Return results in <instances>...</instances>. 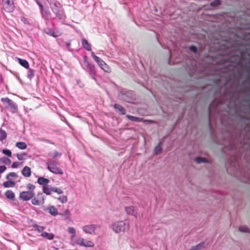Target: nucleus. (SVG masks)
Listing matches in <instances>:
<instances>
[{
	"label": "nucleus",
	"instance_id": "obj_45",
	"mask_svg": "<svg viewBox=\"0 0 250 250\" xmlns=\"http://www.w3.org/2000/svg\"><path fill=\"white\" fill-rule=\"evenodd\" d=\"M189 49L192 52H193L194 53L197 52V48L194 46H191L189 47Z\"/></svg>",
	"mask_w": 250,
	"mask_h": 250
},
{
	"label": "nucleus",
	"instance_id": "obj_40",
	"mask_svg": "<svg viewBox=\"0 0 250 250\" xmlns=\"http://www.w3.org/2000/svg\"><path fill=\"white\" fill-rule=\"evenodd\" d=\"M88 68L90 69L91 72L93 73H95L96 71H95V66L93 65L90 64H88Z\"/></svg>",
	"mask_w": 250,
	"mask_h": 250
},
{
	"label": "nucleus",
	"instance_id": "obj_12",
	"mask_svg": "<svg viewBox=\"0 0 250 250\" xmlns=\"http://www.w3.org/2000/svg\"><path fill=\"white\" fill-rule=\"evenodd\" d=\"M46 210L52 215L55 216L58 214V210L54 206H50L46 208Z\"/></svg>",
	"mask_w": 250,
	"mask_h": 250
},
{
	"label": "nucleus",
	"instance_id": "obj_3",
	"mask_svg": "<svg viewBox=\"0 0 250 250\" xmlns=\"http://www.w3.org/2000/svg\"><path fill=\"white\" fill-rule=\"evenodd\" d=\"M59 162L53 159H49L48 162L46 163L47 169L51 172L57 174H62L63 170L57 167Z\"/></svg>",
	"mask_w": 250,
	"mask_h": 250
},
{
	"label": "nucleus",
	"instance_id": "obj_43",
	"mask_svg": "<svg viewBox=\"0 0 250 250\" xmlns=\"http://www.w3.org/2000/svg\"><path fill=\"white\" fill-rule=\"evenodd\" d=\"M34 72L32 69H29L28 71V76L30 78H32L34 76Z\"/></svg>",
	"mask_w": 250,
	"mask_h": 250
},
{
	"label": "nucleus",
	"instance_id": "obj_4",
	"mask_svg": "<svg viewBox=\"0 0 250 250\" xmlns=\"http://www.w3.org/2000/svg\"><path fill=\"white\" fill-rule=\"evenodd\" d=\"M1 101L5 107L12 112L15 113L18 111V106L12 100L8 98H2L1 99Z\"/></svg>",
	"mask_w": 250,
	"mask_h": 250
},
{
	"label": "nucleus",
	"instance_id": "obj_30",
	"mask_svg": "<svg viewBox=\"0 0 250 250\" xmlns=\"http://www.w3.org/2000/svg\"><path fill=\"white\" fill-rule=\"evenodd\" d=\"M91 56L93 57V58L94 60V61L95 62H96L98 64L100 63H101L102 61H103L101 58H100L99 57H98L96 55H95L94 52H92L91 53Z\"/></svg>",
	"mask_w": 250,
	"mask_h": 250
},
{
	"label": "nucleus",
	"instance_id": "obj_13",
	"mask_svg": "<svg viewBox=\"0 0 250 250\" xmlns=\"http://www.w3.org/2000/svg\"><path fill=\"white\" fill-rule=\"evenodd\" d=\"M98 65L104 72L107 73L110 72V69L109 66L104 61H102Z\"/></svg>",
	"mask_w": 250,
	"mask_h": 250
},
{
	"label": "nucleus",
	"instance_id": "obj_22",
	"mask_svg": "<svg viewBox=\"0 0 250 250\" xmlns=\"http://www.w3.org/2000/svg\"><path fill=\"white\" fill-rule=\"evenodd\" d=\"M126 117L127 119L133 122H141L144 121L143 119L142 118H139L131 115H127Z\"/></svg>",
	"mask_w": 250,
	"mask_h": 250
},
{
	"label": "nucleus",
	"instance_id": "obj_21",
	"mask_svg": "<svg viewBox=\"0 0 250 250\" xmlns=\"http://www.w3.org/2000/svg\"><path fill=\"white\" fill-rule=\"evenodd\" d=\"M15 146L21 150L25 149L27 147L26 144L23 142H18L16 143Z\"/></svg>",
	"mask_w": 250,
	"mask_h": 250
},
{
	"label": "nucleus",
	"instance_id": "obj_49",
	"mask_svg": "<svg viewBox=\"0 0 250 250\" xmlns=\"http://www.w3.org/2000/svg\"><path fill=\"white\" fill-rule=\"evenodd\" d=\"M145 122H148L149 123H152L153 122V121H151V120H149V121L146 120V121H145Z\"/></svg>",
	"mask_w": 250,
	"mask_h": 250
},
{
	"label": "nucleus",
	"instance_id": "obj_42",
	"mask_svg": "<svg viewBox=\"0 0 250 250\" xmlns=\"http://www.w3.org/2000/svg\"><path fill=\"white\" fill-rule=\"evenodd\" d=\"M44 228L42 226H36V229L39 232H43V230H44Z\"/></svg>",
	"mask_w": 250,
	"mask_h": 250
},
{
	"label": "nucleus",
	"instance_id": "obj_29",
	"mask_svg": "<svg viewBox=\"0 0 250 250\" xmlns=\"http://www.w3.org/2000/svg\"><path fill=\"white\" fill-rule=\"evenodd\" d=\"M6 132L2 129H0V141H2L3 140H5L6 138Z\"/></svg>",
	"mask_w": 250,
	"mask_h": 250
},
{
	"label": "nucleus",
	"instance_id": "obj_16",
	"mask_svg": "<svg viewBox=\"0 0 250 250\" xmlns=\"http://www.w3.org/2000/svg\"><path fill=\"white\" fill-rule=\"evenodd\" d=\"M37 182L39 184L41 185H42L43 186L44 185H47V184L49 182V179L45 178L43 177H41L38 178L37 180Z\"/></svg>",
	"mask_w": 250,
	"mask_h": 250
},
{
	"label": "nucleus",
	"instance_id": "obj_44",
	"mask_svg": "<svg viewBox=\"0 0 250 250\" xmlns=\"http://www.w3.org/2000/svg\"><path fill=\"white\" fill-rule=\"evenodd\" d=\"M6 169V167L5 166H0V174L3 173Z\"/></svg>",
	"mask_w": 250,
	"mask_h": 250
},
{
	"label": "nucleus",
	"instance_id": "obj_31",
	"mask_svg": "<svg viewBox=\"0 0 250 250\" xmlns=\"http://www.w3.org/2000/svg\"><path fill=\"white\" fill-rule=\"evenodd\" d=\"M2 152L4 154L7 155L8 157H12V152L10 150L7 149H2Z\"/></svg>",
	"mask_w": 250,
	"mask_h": 250
},
{
	"label": "nucleus",
	"instance_id": "obj_19",
	"mask_svg": "<svg viewBox=\"0 0 250 250\" xmlns=\"http://www.w3.org/2000/svg\"><path fill=\"white\" fill-rule=\"evenodd\" d=\"M5 195L7 198L11 200H15V194L12 190H8L6 191L5 193Z\"/></svg>",
	"mask_w": 250,
	"mask_h": 250
},
{
	"label": "nucleus",
	"instance_id": "obj_18",
	"mask_svg": "<svg viewBox=\"0 0 250 250\" xmlns=\"http://www.w3.org/2000/svg\"><path fill=\"white\" fill-rule=\"evenodd\" d=\"M19 63L25 68H29V64L28 62L25 60L19 58H17Z\"/></svg>",
	"mask_w": 250,
	"mask_h": 250
},
{
	"label": "nucleus",
	"instance_id": "obj_23",
	"mask_svg": "<svg viewBox=\"0 0 250 250\" xmlns=\"http://www.w3.org/2000/svg\"><path fill=\"white\" fill-rule=\"evenodd\" d=\"M43 192L46 195H50L52 192V188H49L48 185H44L42 187Z\"/></svg>",
	"mask_w": 250,
	"mask_h": 250
},
{
	"label": "nucleus",
	"instance_id": "obj_39",
	"mask_svg": "<svg viewBox=\"0 0 250 250\" xmlns=\"http://www.w3.org/2000/svg\"><path fill=\"white\" fill-rule=\"evenodd\" d=\"M220 4V1L219 0H214L213 2H212L210 5L212 6H218Z\"/></svg>",
	"mask_w": 250,
	"mask_h": 250
},
{
	"label": "nucleus",
	"instance_id": "obj_8",
	"mask_svg": "<svg viewBox=\"0 0 250 250\" xmlns=\"http://www.w3.org/2000/svg\"><path fill=\"white\" fill-rule=\"evenodd\" d=\"M32 203L34 205L41 206L44 203V196L42 193H38L36 196L32 198Z\"/></svg>",
	"mask_w": 250,
	"mask_h": 250
},
{
	"label": "nucleus",
	"instance_id": "obj_35",
	"mask_svg": "<svg viewBox=\"0 0 250 250\" xmlns=\"http://www.w3.org/2000/svg\"><path fill=\"white\" fill-rule=\"evenodd\" d=\"M203 243H200L196 246L193 247L190 250H199L201 249L203 247Z\"/></svg>",
	"mask_w": 250,
	"mask_h": 250
},
{
	"label": "nucleus",
	"instance_id": "obj_5",
	"mask_svg": "<svg viewBox=\"0 0 250 250\" xmlns=\"http://www.w3.org/2000/svg\"><path fill=\"white\" fill-rule=\"evenodd\" d=\"M52 11L59 19H62L64 17L63 10L61 4L59 2H55L51 7Z\"/></svg>",
	"mask_w": 250,
	"mask_h": 250
},
{
	"label": "nucleus",
	"instance_id": "obj_24",
	"mask_svg": "<svg viewBox=\"0 0 250 250\" xmlns=\"http://www.w3.org/2000/svg\"><path fill=\"white\" fill-rule=\"evenodd\" d=\"M41 236L48 240H52L54 237V235L53 233H49L46 232H42Z\"/></svg>",
	"mask_w": 250,
	"mask_h": 250
},
{
	"label": "nucleus",
	"instance_id": "obj_34",
	"mask_svg": "<svg viewBox=\"0 0 250 250\" xmlns=\"http://www.w3.org/2000/svg\"><path fill=\"white\" fill-rule=\"evenodd\" d=\"M68 232L69 233H71L72 234V235L71 236L72 238L75 236L76 231H75L74 228H73L72 227H69L68 229Z\"/></svg>",
	"mask_w": 250,
	"mask_h": 250
},
{
	"label": "nucleus",
	"instance_id": "obj_10",
	"mask_svg": "<svg viewBox=\"0 0 250 250\" xmlns=\"http://www.w3.org/2000/svg\"><path fill=\"white\" fill-rule=\"evenodd\" d=\"M125 210L128 215L134 216L135 217H137V212L135 208L133 206L125 207Z\"/></svg>",
	"mask_w": 250,
	"mask_h": 250
},
{
	"label": "nucleus",
	"instance_id": "obj_14",
	"mask_svg": "<svg viewBox=\"0 0 250 250\" xmlns=\"http://www.w3.org/2000/svg\"><path fill=\"white\" fill-rule=\"evenodd\" d=\"M114 108L120 114L122 115L125 114V110L122 105L116 104H114Z\"/></svg>",
	"mask_w": 250,
	"mask_h": 250
},
{
	"label": "nucleus",
	"instance_id": "obj_26",
	"mask_svg": "<svg viewBox=\"0 0 250 250\" xmlns=\"http://www.w3.org/2000/svg\"><path fill=\"white\" fill-rule=\"evenodd\" d=\"M11 163V161L8 158L3 157L0 158V164L9 165Z\"/></svg>",
	"mask_w": 250,
	"mask_h": 250
},
{
	"label": "nucleus",
	"instance_id": "obj_27",
	"mask_svg": "<svg viewBox=\"0 0 250 250\" xmlns=\"http://www.w3.org/2000/svg\"><path fill=\"white\" fill-rule=\"evenodd\" d=\"M161 144L162 143L160 142L159 144L155 147L154 152L155 154H157L162 151V148L161 147Z\"/></svg>",
	"mask_w": 250,
	"mask_h": 250
},
{
	"label": "nucleus",
	"instance_id": "obj_32",
	"mask_svg": "<svg viewBox=\"0 0 250 250\" xmlns=\"http://www.w3.org/2000/svg\"><path fill=\"white\" fill-rule=\"evenodd\" d=\"M195 161L198 164H200L201 163H205L206 162V160L205 158H203L200 157H197L196 158H195Z\"/></svg>",
	"mask_w": 250,
	"mask_h": 250
},
{
	"label": "nucleus",
	"instance_id": "obj_36",
	"mask_svg": "<svg viewBox=\"0 0 250 250\" xmlns=\"http://www.w3.org/2000/svg\"><path fill=\"white\" fill-rule=\"evenodd\" d=\"M203 243H200L196 246L193 247L190 250H199L201 249L203 247Z\"/></svg>",
	"mask_w": 250,
	"mask_h": 250
},
{
	"label": "nucleus",
	"instance_id": "obj_48",
	"mask_svg": "<svg viewBox=\"0 0 250 250\" xmlns=\"http://www.w3.org/2000/svg\"><path fill=\"white\" fill-rule=\"evenodd\" d=\"M37 3H38V4H39V5L40 6V7L42 9V5L41 4L39 3V2H38V1H37Z\"/></svg>",
	"mask_w": 250,
	"mask_h": 250
},
{
	"label": "nucleus",
	"instance_id": "obj_20",
	"mask_svg": "<svg viewBox=\"0 0 250 250\" xmlns=\"http://www.w3.org/2000/svg\"><path fill=\"white\" fill-rule=\"evenodd\" d=\"M4 188H13L15 186L16 183L14 181L8 180L7 181L4 182L2 184Z\"/></svg>",
	"mask_w": 250,
	"mask_h": 250
},
{
	"label": "nucleus",
	"instance_id": "obj_1",
	"mask_svg": "<svg viewBox=\"0 0 250 250\" xmlns=\"http://www.w3.org/2000/svg\"><path fill=\"white\" fill-rule=\"evenodd\" d=\"M26 188L27 190L20 192L19 198L23 201H29L34 196V190L36 188L34 185L28 183L26 184Z\"/></svg>",
	"mask_w": 250,
	"mask_h": 250
},
{
	"label": "nucleus",
	"instance_id": "obj_41",
	"mask_svg": "<svg viewBox=\"0 0 250 250\" xmlns=\"http://www.w3.org/2000/svg\"><path fill=\"white\" fill-rule=\"evenodd\" d=\"M62 155V154L61 153L58 152L57 151L55 150L54 151L53 153V158H55L56 157H60Z\"/></svg>",
	"mask_w": 250,
	"mask_h": 250
},
{
	"label": "nucleus",
	"instance_id": "obj_46",
	"mask_svg": "<svg viewBox=\"0 0 250 250\" xmlns=\"http://www.w3.org/2000/svg\"><path fill=\"white\" fill-rule=\"evenodd\" d=\"M19 164V162H15L13 163L11 167L12 168H17L18 167Z\"/></svg>",
	"mask_w": 250,
	"mask_h": 250
},
{
	"label": "nucleus",
	"instance_id": "obj_17",
	"mask_svg": "<svg viewBox=\"0 0 250 250\" xmlns=\"http://www.w3.org/2000/svg\"><path fill=\"white\" fill-rule=\"evenodd\" d=\"M82 44L83 46L87 51H91V47L90 43H88V41L86 39H82Z\"/></svg>",
	"mask_w": 250,
	"mask_h": 250
},
{
	"label": "nucleus",
	"instance_id": "obj_2",
	"mask_svg": "<svg viewBox=\"0 0 250 250\" xmlns=\"http://www.w3.org/2000/svg\"><path fill=\"white\" fill-rule=\"evenodd\" d=\"M112 230L116 233L124 232L129 229V224L125 221H117L111 226Z\"/></svg>",
	"mask_w": 250,
	"mask_h": 250
},
{
	"label": "nucleus",
	"instance_id": "obj_7",
	"mask_svg": "<svg viewBox=\"0 0 250 250\" xmlns=\"http://www.w3.org/2000/svg\"><path fill=\"white\" fill-rule=\"evenodd\" d=\"M100 229V227L95 225H88L83 227V231L88 234H96V231Z\"/></svg>",
	"mask_w": 250,
	"mask_h": 250
},
{
	"label": "nucleus",
	"instance_id": "obj_11",
	"mask_svg": "<svg viewBox=\"0 0 250 250\" xmlns=\"http://www.w3.org/2000/svg\"><path fill=\"white\" fill-rule=\"evenodd\" d=\"M22 175L25 177H29L31 175V169L28 166H25L21 170Z\"/></svg>",
	"mask_w": 250,
	"mask_h": 250
},
{
	"label": "nucleus",
	"instance_id": "obj_6",
	"mask_svg": "<svg viewBox=\"0 0 250 250\" xmlns=\"http://www.w3.org/2000/svg\"><path fill=\"white\" fill-rule=\"evenodd\" d=\"M2 4L3 9L7 12H12L14 10L13 0H2Z\"/></svg>",
	"mask_w": 250,
	"mask_h": 250
},
{
	"label": "nucleus",
	"instance_id": "obj_37",
	"mask_svg": "<svg viewBox=\"0 0 250 250\" xmlns=\"http://www.w3.org/2000/svg\"><path fill=\"white\" fill-rule=\"evenodd\" d=\"M239 229L241 232H249V229L247 226H240Z\"/></svg>",
	"mask_w": 250,
	"mask_h": 250
},
{
	"label": "nucleus",
	"instance_id": "obj_9",
	"mask_svg": "<svg viewBox=\"0 0 250 250\" xmlns=\"http://www.w3.org/2000/svg\"><path fill=\"white\" fill-rule=\"evenodd\" d=\"M75 243L79 246L85 247H93L94 246V244L93 242L86 240L81 237L78 238L75 241Z\"/></svg>",
	"mask_w": 250,
	"mask_h": 250
},
{
	"label": "nucleus",
	"instance_id": "obj_15",
	"mask_svg": "<svg viewBox=\"0 0 250 250\" xmlns=\"http://www.w3.org/2000/svg\"><path fill=\"white\" fill-rule=\"evenodd\" d=\"M18 177V175L16 172H12L8 173L6 176V178L8 180L14 181V180L17 179Z\"/></svg>",
	"mask_w": 250,
	"mask_h": 250
},
{
	"label": "nucleus",
	"instance_id": "obj_28",
	"mask_svg": "<svg viewBox=\"0 0 250 250\" xmlns=\"http://www.w3.org/2000/svg\"><path fill=\"white\" fill-rule=\"evenodd\" d=\"M27 154L25 152L21 153H17L16 154V156L18 160L22 161L25 159V157L26 156Z\"/></svg>",
	"mask_w": 250,
	"mask_h": 250
},
{
	"label": "nucleus",
	"instance_id": "obj_33",
	"mask_svg": "<svg viewBox=\"0 0 250 250\" xmlns=\"http://www.w3.org/2000/svg\"><path fill=\"white\" fill-rule=\"evenodd\" d=\"M52 191L56 192L58 194H61L63 193L62 190L61 188L57 187L52 188Z\"/></svg>",
	"mask_w": 250,
	"mask_h": 250
},
{
	"label": "nucleus",
	"instance_id": "obj_25",
	"mask_svg": "<svg viewBox=\"0 0 250 250\" xmlns=\"http://www.w3.org/2000/svg\"><path fill=\"white\" fill-rule=\"evenodd\" d=\"M47 34L54 37H57L60 36L62 34V33L59 31L55 32L50 30L48 32H47Z\"/></svg>",
	"mask_w": 250,
	"mask_h": 250
},
{
	"label": "nucleus",
	"instance_id": "obj_38",
	"mask_svg": "<svg viewBox=\"0 0 250 250\" xmlns=\"http://www.w3.org/2000/svg\"><path fill=\"white\" fill-rule=\"evenodd\" d=\"M58 200L60 201L62 203H64L67 202V198L66 196H62L58 198Z\"/></svg>",
	"mask_w": 250,
	"mask_h": 250
},
{
	"label": "nucleus",
	"instance_id": "obj_47",
	"mask_svg": "<svg viewBox=\"0 0 250 250\" xmlns=\"http://www.w3.org/2000/svg\"><path fill=\"white\" fill-rule=\"evenodd\" d=\"M66 45L67 46V47L68 48L70 46L71 43L70 42H67L66 43Z\"/></svg>",
	"mask_w": 250,
	"mask_h": 250
}]
</instances>
